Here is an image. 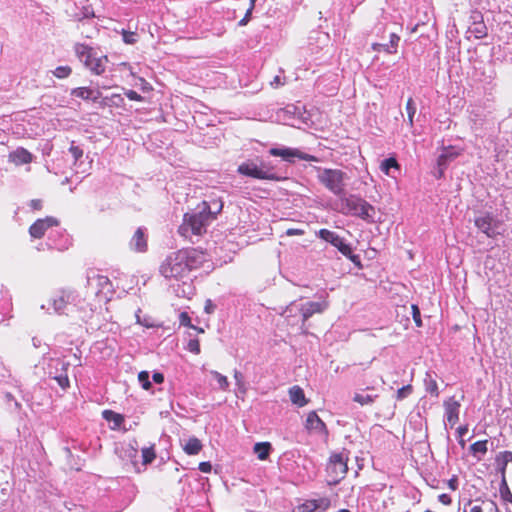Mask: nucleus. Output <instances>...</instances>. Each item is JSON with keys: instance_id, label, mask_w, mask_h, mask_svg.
I'll return each instance as SVG.
<instances>
[{"instance_id": "nucleus-62", "label": "nucleus", "mask_w": 512, "mask_h": 512, "mask_svg": "<svg viewBox=\"0 0 512 512\" xmlns=\"http://www.w3.org/2000/svg\"><path fill=\"white\" fill-rule=\"evenodd\" d=\"M257 0H250V6L249 8L251 9H254L255 8V3H256Z\"/></svg>"}, {"instance_id": "nucleus-54", "label": "nucleus", "mask_w": 512, "mask_h": 512, "mask_svg": "<svg viewBox=\"0 0 512 512\" xmlns=\"http://www.w3.org/2000/svg\"><path fill=\"white\" fill-rule=\"evenodd\" d=\"M468 432V425H462L457 428L458 437H464V435Z\"/></svg>"}, {"instance_id": "nucleus-37", "label": "nucleus", "mask_w": 512, "mask_h": 512, "mask_svg": "<svg viewBox=\"0 0 512 512\" xmlns=\"http://www.w3.org/2000/svg\"><path fill=\"white\" fill-rule=\"evenodd\" d=\"M122 34V38H123V41L126 43V44H135L138 40V35L136 32H133V31H127V30H122L121 32Z\"/></svg>"}, {"instance_id": "nucleus-18", "label": "nucleus", "mask_w": 512, "mask_h": 512, "mask_svg": "<svg viewBox=\"0 0 512 512\" xmlns=\"http://www.w3.org/2000/svg\"><path fill=\"white\" fill-rule=\"evenodd\" d=\"M493 222V217L489 213H487L475 219V226L479 230H481L487 237L493 238L496 235L493 228Z\"/></svg>"}, {"instance_id": "nucleus-9", "label": "nucleus", "mask_w": 512, "mask_h": 512, "mask_svg": "<svg viewBox=\"0 0 512 512\" xmlns=\"http://www.w3.org/2000/svg\"><path fill=\"white\" fill-rule=\"evenodd\" d=\"M60 224L59 220L52 216L37 219L30 227L29 234L34 239H41L44 237L49 228L56 227Z\"/></svg>"}, {"instance_id": "nucleus-11", "label": "nucleus", "mask_w": 512, "mask_h": 512, "mask_svg": "<svg viewBox=\"0 0 512 512\" xmlns=\"http://www.w3.org/2000/svg\"><path fill=\"white\" fill-rule=\"evenodd\" d=\"M445 416L448 424L453 427L459 421V411L461 404L455 397H449L443 403Z\"/></svg>"}, {"instance_id": "nucleus-50", "label": "nucleus", "mask_w": 512, "mask_h": 512, "mask_svg": "<svg viewBox=\"0 0 512 512\" xmlns=\"http://www.w3.org/2000/svg\"><path fill=\"white\" fill-rule=\"evenodd\" d=\"M198 467L199 470L203 473H210L212 470V465L208 461L200 462Z\"/></svg>"}, {"instance_id": "nucleus-10", "label": "nucleus", "mask_w": 512, "mask_h": 512, "mask_svg": "<svg viewBox=\"0 0 512 512\" xmlns=\"http://www.w3.org/2000/svg\"><path fill=\"white\" fill-rule=\"evenodd\" d=\"M464 512H501L497 504L492 500H469Z\"/></svg>"}, {"instance_id": "nucleus-64", "label": "nucleus", "mask_w": 512, "mask_h": 512, "mask_svg": "<svg viewBox=\"0 0 512 512\" xmlns=\"http://www.w3.org/2000/svg\"><path fill=\"white\" fill-rule=\"evenodd\" d=\"M117 97L120 101H123V99L120 97V95H113V98Z\"/></svg>"}, {"instance_id": "nucleus-61", "label": "nucleus", "mask_w": 512, "mask_h": 512, "mask_svg": "<svg viewBox=\"0 0 512 512\" xmlns=\"http://www.w3.org/2000/svg\"><path fill=\"white\" fill-rule=\"evenodd\" d=\"M505 458L506 460H512V452H505Z\"/></svg>"}, {"instance_id": "nucleus-38", "label": "nucleus", "mask_w": 512, "mask_h": 512, "mask_svg": "<svg viewBox=\"0 0 512 512\" xmlns=\"http://www.w3.org/2000/svg\"><path fill=\"white\" fill-rule=\"evenodd\" d=\"M212 375L214 376V378L216 379L219 387L222 389V390H227L228 387H229V382H228V379L226 376L220 374L219 372L217 371H213L212 372Z\"/></svg>"}, {"instance_id": "nucleus-40", "label": "nucleus", "mask_w": 512, "mask_h": 512, "mask_svg": "<svg viewBox=\"0 0 512 512\" xmlns=\"http://www.w3.org/2000/svg\"><path fill=\"white\" fill-rule=\"evenodd\" d=\"M138 380L141 383L143 389L148 390L151 387V383L149 381V373L147 371H141L138 374Z\"/></svg>"}, {"instance_id": "nucleus-17", "label": "nucleus", "mask_w": 512, "mask_h": 512, "mask_svg": "<svg viewBox=\"0 0 512 512\" xmlns=\"http://www.w3.org/2000/svg\"><path fill=\"white\" fill-rule=\"evenodd\" d=\"M305 428L309 431L327 433V426L323 422V420L318 416L316 411H310L307 414Z\"/></svg>"}, {"instance_id": "nucleus-30", "label": "nucleus", "mask_w": 512, "mask_h": 512, "mask_svg": "<svg viewBox=\"0 0 512 512\" xmlns=\"http://www.w3.org/2000/svg\"><path fill=\"white\" fill-rule=\"evenodd\" d=\"M391 168L396 170L400 169V165L397 162L396 158L390 157L381 162L380 169L385 175H389V171Z\"/></svg>"}, {"instance_id": "nucleus-3", "label": "nucleus", "mask_w": 512, "mask_h": 512, "mask_svg": "<svg viewBox=\"0 0 512 512\" xmlns=\"http://www.w3.org/2000/svg\"><path fill=\"white\" fill-rule=\"evenodd\" d=\"M348 461L349 451L346 449L330 454L325 468L329 484L336 485L345 478L348 472Z\"/></svg>"}, {"instance_id": "nucleus-2", "label": "nucleus", "mask_w": 512, "mask_h": 512, "mask_svg": "<svg viewBox=\"0 0 512 512\" xmlns=\"http://www.w3.org/2000/svg\"><path fill=\"white\" fill-rule=\"evenodd\" d=\"M222 209V201H217L216 210L211 209L208 201H202L197 205L196 212H187L183 215L182 223L177 229L178 234L188 241H192L193 236H203L206 234L210 222L217 218Z\"/></svg>"}, {"instance_id": "nucleus-58", "label": "nucleus", "mask_w": 512, "mask_h": 512, "mask_svg": "<svg viewBox=\"0 0 512 512\" xmlns=\"http://www.w3.org/2000/svg\"><path fill=\"white\" fill-rule=\"evenodd\" d=\"M458 443L462 448H464L466 445V441L464 440L463 437H458Z\"/></svg>"}, {"instance_id": "nucleus-53", "label": "nucleus", "mask_w": 512, "mask_h": 512, "mask_svg": "<svg viewBox=\"0 0 512 512\" xmlns=\"http://www.w3.org/2000/svg\"><path fill=\"white\" fill-rule=\"evenodd\" d=\"M154 382L161 384L164 381V375L162 373L156 372L152 376Z\"/></svg>"}, {"instance_id": "nucleus-31", "label": "nucleus", "mask_w": 512, "mask_h": 512, "mask_svg": "<svg viewBox=\"0 0 512 512\" xmlns=\"http://www.w3.org/2000/svg\"><path fill=\"white\" fill-rule=\"evenodd\" d=\"M406 111H407V122L409 127H413L414 125V116L416 114V106L412 97H409L406 102Z\"/></svg>"}, {"instance_id": "nucleus-16", "label": "nucleus", "mask_w": 512, "mask_h": 512, "mask_svg": "<svg viewBox=\"0 0 512 512\" xmlns=\"http://www.w3.org/2000/svg\"><path fill=\"white\" fill-rule=\"evenodd\" d=\"M8 159L16 166L29 164L33 161V155L25 148L19 147L8 155Z\"/></svg>"}, {"instance_id": "nucleus-46", "label": "nucleus", "mask_w": 512, "mask_h": 512, "mask_svg": "<svg viewBox=\"0 0 512 512\" xmlns=\"http://www.w3.org/2000/svg\"><path fill=\"white\" fill-rule=\"evenodd\" d=\"M69 151L72 154L75 161L79 160L83 156V150L78 146L71 145Z\"/></svg>"}, {"instance_id": "nucleus-51", "label": "nucleus", "mask_w": 512, "mask_h": 512, "mask_svg": "<svg viewBox=\"0 0 512 512\" xmlns=\"http://www.w3.org/2000/svg\"><path fill=\"white\" fill-rule=\"evenodd\" d=\"M438 500L444 505L451 504V497L446 493L440 494Z\"/></svg>"}, {"instance_id": "nucleus-49", "label": "nucleus", "mask_w": 512, "mask_h": 512, "mask_svg": "<svg viewBox=\"0 0 512 512\" xmlns=\"http://www.w3.org/2000/svg\"><path fill=\"white\" fill-rule=\"evenodd\" d=\"M305 231L303 229L298 228H289L286 230L287 236H302L304 235Z\"/></svg>"}, {"instance_id": "nucleus-63", "label": "nucleus", "mask_w": 512, "mask_h": 512, "mask_svg": "<svg viewBox=\"0 0 512 512\" xmlns=\"http://www.w3.org/2000/svg\"><path fill=\"white\" fill-rule=\"evenodd\" d=\"M194 329H195V330H197L199 333H203V332H204V330H203L202 328H197V327H196V328H194Z\"/></svg>"}, {"instance_id": "nucleus-23", "label": "nucleus", "mask_w": 512, "mask_h": 512, "mask_svg": "<svg viewBox=\"0 0 512 512\" xmlns=\"http://www.w3.org/2000/svg\"><path fill=\"white\" fill-rule=\"evenodd\" d=\"M183 451L189 456L198 455L203 449V444L200 439L195 436L189 437L182 445Z\"/></svg>"}, {"instance_id": "nucleus-52", "label": "nucleus", "mask_w": 512, "mask_h": 512, "mask_svg": "<svg viewBox=\"0 0 512 512\" xmlns=\"http://www.w3.org/2000/svg\"><path fill=\"white\" fill-rule=\"evenodd\" d=\"M30 207L33 210H41L42 209V201L40 199H33L30 202Z\"/></svg>"}, {"instance_id": "nucleus-6", "label": "nucleus", "mask_w": 512, "mask_h": 512, "mask_svg": "<svg viewBox=\"0 0 512 512\" xmlns=\"http://www.w3.org/2000/svg\"><path fill=\"white\" fill-rule=\"evenodd\" d=\"M343 212L362 219H369L374 215V208L367 201L351 196L343 201Z\"/></svg>"}, {"instance_id": "nucleus-13", "label": "nucleus", "mask_w": 512, "mask_h": 512, "mask_svg": "<svg viewBox=\"0 0 512 512\" xmlns=\"http://www.w3.org/2000/svg\"><path fill=\"white\" fill-rule=\"evenodd\" d=\"M328 307V302L326 300H323L321 302H307L306 304L302 305L300 312L302 315L303 322H306L310 317H312L314 314L322 313L324 312Z\"/></svg>"}, {"instance_id": "nucleus-15", "label": "nucleus", "mask_w": 512, "mask_h": 512, "mask_svg": "<svg viewBox=\"0 0 512 512\" xmlns=\"http://www.w3.org/2000/svg\"><path fill=\"white\" fill-rule=\"evenodd\" d=\"M74 51L77 58L84 64L86 68L96 55V52L92 47L83 43H76L74 46Z\"/></svg>"}, {"instance_id": "nucleus-4", "label": "nucleus", "mask_w": 512, "mask_h": 512, "mask_svg": "<svg viewBox=\"0 0 512 512\" xmlns=\"http://www.w3.org/2000/svg\"><path fill=\"white\" fill-rule=\"evenodd\" d=\"M321 173L318 175V179L330 192L337 196H341L345 193V178L346 174L339 169H323L316 168Z\"/></svg>"}, {"instance_id": "nucleus-42", "label": "nucleus", "mask_w": 512, "mask_h": 512, "mask_svg": "<svg viewBox=\"0 0 512 512\" xmlns=\"http://www.w3.org/2000/svg\"><path fill=\"white\" fill-rule=\"evenodd\" d=\"M54 379L57 381L58 385L62 389H67L70 386V381L67 374H61L59 376H55Z\"/></svg>"}, {"instance_id": "nucleus-34", "label": "nucleus", "mask_w": 512, "mask_h": 512, "mask_svg": "<svg viewBox=\"0 0 512 512\" xmlns=\"http://www.w3.org/2000/svg\"><path fill=\"white\" fill-rule=\"evenodd\" d=\"M72 73V68L70 66H58L53 71V75L58 79H65L69 77Z\"/></svg>"}, {"instance_id": "nucleus-22", "label": "nucleus", "mask_w": 512, "mask_h": 512, "mask_svg": "<svg viewBox=\"0 0 512 512\" xmlns=\"http://www.w3.org/2000/svg\"><path fill=\"white\" fill-rule=\"evenodd\" d=\"M108 57L106 55H100L97 54L93 58L92 62L88 64L87 69L94 74V75H102L106 70V65L108 63Z\"/></svg>"}, {"instance_id": "nucleus-56", "label": "nucleus", "mask_w": 512, "mask_h": 512, "mask_svg": "<svg viewBox=\"0 0 512 512\" xmlns=\"http://www.w3.org/2000/svg\"><path fill=\"white\" fill-rule=\"evenodd\" d=\"M213 308H214V307H213V305H212V301H211L210 299H208V300L206 301L205 311H206L207 313H212V312H213Z\"/></svg>"}, {"instance_id": "nucleus-48", "label": "nucleus", "mask_w": 512, "mask_h": 512, "mask_svg": "<svg viewBox=\"0 0 512 512\" xmlns=\"http://www.w3.org/2000/svg\"><path fill=\"white\" fill-rule=\"evenodd\" d=\"M254 9L248 8L244 17L239 21V26H245L248 24V22L251 20L252 12Z\"/></svg>"}, {"instance_id": "nucleus-8", "label": "nucleus", "mask_w": 512, "mask_h": 512, "mask_svg": "<svg viewBox=\"0 0 512 512\" xmlns=\"http://www.w3.org/2000/svg\"><path fill=\"white\" fill-rule=\"evenodd\" d=\"M270 155L275 157H281L284 160L291 161L292 158H298L305 161L318 162L319 159L316 156L304 153L294 148H271L269 150Z\"/></svg>"}, {"instance_id": "nucleus-1", "label": "nucleus", "mask_w": 512, "mask_h": 512, "mask_svg": "<svg viewBox=\"0 0 512 512\" xmlns=\"http://www.w3.org/2000/svg\"><path fill=\"white\" fill-rule=\"evenodd\" d=\"M207 261V252L201 248L185 247L169 253L159 266L166 279L180 280L197 270Z\"/></svg>"}, {"instance_id": "nucleus-41", "label": "nucleus", "mask_w": 512, "mask_h": 512, "mask_svg": "<svg viewBox=\"0 0 512 512\" xmlns=\"http://www.w3.org/2000/svg\"><path fill=\"white\" fill-rule=\"evenodd\" d=\"M500 494L503 500L512 504V493L505 481L503 482V485L500 488Z\"/></svg>"}, {"instance_id": "nucleus-25", "label": "nucleus", "mask_w": 512, "mask_h": 512, "mask_svg": "<svg viewBox=\"0 0 512 512\" xmlns=\"http://www.w3.org/2000/svg\"><path fill=\"white\" fill-rule=\"evenodd\" d=\"M102 417L106 421L113 423V426H111L112 430L119 429L125 421V418L122 414L114 412L113 410H109V409L104 410L102 412Z\"/></svg>"}, {"instance_id": "nucleus-57", "label": "nucleus", "mask_w": 512, "mask_h": 512, "mask_svg": "<svg viewBox=\"0 0 512 512\" xmlns=\"http://www.w3.org/2000/svg\"><path fill=\"white\" fill-rule=\"evenodd\" d=\"M217 201H222L221 199H213L211 203L209 202L211 209L216 210L217 209Z\"/></svg>"}, {"instance_id": "nucleus-35", "label": "nucleus", "mask_w": 512, "mask_h": 512, "mask_svg": "<svg viewBox=\"0 0 512 512\" xmlns=\"http://www.w3.org/2000/svg\"><path fill=\"white\" fill-rule=\"evenodd\" d=\"M460 155L458 152H450L448 149H445L444 153H442L438 158V165L442 166L447 163V161L454 160Z\"/></svg>"}, {"instance_id": "nucleus-59", "label": "nucleus", "mask_w": 512, "mask_h": 512, "mask_svg": "<svg viewBox=\"0 0 512 512\" xmlns=\"http://www.w3.org/2000/svg\"><path fill=\"white\" fill-rule=\"evenodd\" d=\"M234 377H235V379L237 380V382L239 383V382L241 381L242 375H241V373H240V372L235 371V373H234Z\"/></svg>"}, {"instance_id": "nucleus-14", "label": "nucleus", "mask_w": 512, "mask_h": 512, "mask_svg": "<svg viewBox=\"0 0 512 512\" xmlns=\"http://www.w3.org/2000/svg\"><path fill=\"white\" fill-rule=\"evenodd\" d=\"M129 246L135 252H146L148 248L147 237L144 229L139 227L132 236Z\"/></svg>"}, {"instance_id": "nucleus-47", "label": "nucleus", "mask_w": 512, "mask_h": 512, "mask_svg": "<svg viewBox=\"0 0 512 512\" xmlns=\"http://www.w3.org/2000/svg\"><path fill=\"white\" fill-rule=\"evenodd\" d=\"M125 96L129 99V100H132V101H142L143 100V97L137 93L136 91L134 90H127L125 91Z\"/></svg>"}, {"instance_id": "nucleus-44", "label": "nucleus", "mask_w": 512, "mask_h": 512, "mask_svg": "<svg viewBox=\"0 0 512 512\" xmlns=\"http://www.w3.org/2000/svg\"><path fill=\"white\" fill-rule=\"evenodd\" d=\"M179 321H180V324L183 325V326H186V327H189V328H196V326L191 324V318H190V316L188 315L187 312H182L179 315Z\"/></svg>"}, {"instance_id": "nucleus-29", "label": "nucleus", "mask_w": 512, "mask_h": 512, "mask_svg": "<svg viewBox=\"0 0 512 512\" xmlns=\"http://www.w3.org/2000/svg\"><path fill=\"white\" fill-rule=\"evenodd\" d=\"M470 32L477 39H482L487 36V27L484 22H474L470 28Z\"/></svg>"}, {"instance_id": "nucleus-5", "label": "nucleus", "mask_w": 512, "mask_h": 512, "mask_svg": "<svg viewBox=\"0 0 512 512\" xmlns=\"http://www.w3.org/2000/svg\"><path fill=\"white\" fill-rule=\"evenodd\" d=\"M318 236L326 242L331 243L356 266L361 267L360 257L354 254L350 245L346 244L343 238H341L335 232L328 229H320L318 231Z\"/></svg>"}, {"instance_id": "nucleus-12", "label": "nucleus", "mask_w": 512, "mask_h": 512, "mask_svg": "<svg viewBox=\"0 0 512 512\" xmlns=\"http://www.w3.org/2000/svg\"><path fill=\"white\" fill-rule=\"evenodd\" d=\"M330 507V500L326 497L307 500L296 508L295 512H317L326 511Z\"/></svg>"}, {"instance_id": "nucleus-20", "label": "nucleus", "mask_w": 512, "mask_h": 512, "mask_svg": "<svg viewBox=\"0 0 512 512\" xmlns=\"http://www.w3.org/2000/svg\"><path fill=\"white\" fill-rule=\"evenodd\" d=\"M71 95L83 100H92L96 102L100 96L101 92L98 90H93L89 87H77L71 90Z\"/></svg>"}, {"instance_id": "nucleus-32", "label": "nucleus", "mask_w": 512, "mask_h": 512, "mask_svg": "<svg viewBox=\"0 0 512 512\" xmlns=\"http://www.w3.org/2000/svg\"><path fill=\"white\" fill-rule=\"evenodd\" d=\"M487 444L488 440L477 441L470 446V451L474 456H477L478 454L484 455L488 450Z\"/></svg>"}, {"instance_id": "nucleus-21", "label": "nucleus", "mask_w": 512, "mask_h": 512, "mask_svg": "<svg viewBox=\"0 0 512 512\" xmlns=\"http://www.w3.org/2000/svg\"><path fill=\"white\" fill-rule=\"evenodd\" d=\"M288 394L290 401L297 407H304L309 402V400L305 396L304 390L298 385L290 387L288 390Z\"/></svg>"}, {"instance_id": "nucleus-28", "label": "nucleus", "mask_w": 512, "mask_h": 512, "mask_svg": "<svg viewBox=\"0 0 512 512\" xmlns=\"http://www.w3.org/2000/svg\"><path fill=\"white\" fill-rule=\"evenodd\" d=\"M377 398L378 395H363L362 393H355L353 396V401L361 406H366L373 404Z\"/></svg>"}, {"instance_id": "nucleus-43", "label": "nucleus", "mask_w": 512, "mask_h": 512, "mask_svg": "<svg viewBox=\"0 0 512 512\" xmlns=\"http://www.w3.org/2000/svg\"><path fill=\"white\" fill-rule=\"evenodd\" d=\"M187 348L190 352L194 353V354H199L201 349H200V342L198 339H191L189 342H188V345H187Z\"/></svg>"}, {"instance_id": "nucleus-27", "label": "nucleus", "mask_w": 512, "mask_h": 512, "mask_svg": "<svg viewBox=\"0 0 512 512\" xmlns=\"http://www.w3.org/2000/svg\"><path fill=\"white\" fill-rule=\"evenodd\" d=\"M142 463L148 465L156 459L155 444H151L148 447H143L142 450Z\"/></svg>"}, {"instance_id": "nucleus-55", "label": "nucleus", "mask_w": 512, "mask_h": 512, "mask_svg": "<svg viewBox=\"0 0 512 512\" xmlns=\"http://www.w3.org/2000/svg\"><path fill=\"white\" fill-rule=\"evenodd\" d=\"M387 47H389L388 45H384V44H380V43H374L372 45V49L374 51H377V52H380L382 50L386 51Z\"/></svg>"}, {"instance_id": "nucleus-26", "label": "nucleus", "mask_w": 512, "mask_h": 512, "mask_svg": "<svg viewBox=\"0 0 512 512\" xmlns=\"http://www.w3.org/2000/svg\"><path fill=\"white\" fill-rule=\"evenodd\" d=\"M254 452L257 454L259 460H266L272 450V446L269 442H258L254 445Z\"/></svg>"}, {"instance_id": "nucleus-45", "label": "nucleus", "mask_w": 512, "mask_h": 512, "mask_svg": "<svg viewBox=\"0 0 512 512\" xmlns=\"http://www.w3.org/2000/svg\"><path fill=\"white\" fill-rule=\"evenodd\" d=\"M412 315H413V320H414L416 326L421 327L422 320H421L420 310L417 305H412Z\"/></svg>"}, {"instance_id": "nucleus-60", "label": "nucleus", "mask_w": 512, "mask_h": 512, "mask_svg": "<svg viewBox=\"0 0 512 512\" xmlns=\"http://www.w3.org/2000/svg\"><path fill=\"white\" fill-rule=\"evenodd\" d=\"M273 83H275L277 86H278V85H283V84H284L283 82H281V79H280V77H279V76H276V77L274 78Z\"/></svg>"}, {"instance_id": "nucleus-19", "label": "nucleus", "mask_w": 512, "mask_h": 512, "mask_svg": "<svg viewBox=\"0 0 512 512\" xmlns=\"http://www.w3.org/2000/svg\"><path fill=\"white\" fill-rule=\"evenodd\" d=\"M94 280L96 282L97 290L96 295L97 296H104L105 299H109V296L112 294V283L110 279L107 276L104 275H97L94 277Z\"/></svg>"}, {"instance_id": "nucleus-24", "label": "nucleus", "mask_w": 512, "mask_h": 512, "mask_svg": "<svg viewBox=\"0 0 512 512\" xmlns=\"http://www.w3.org/2000/svg\"><path fill=\"white\" fill-rule=\"evenodd\" d=\"M71 293L68 291H61L52 300V306L57 313H62L67 304L70 302Z\"/></svg>"}, {"instance_id": "nucleus-33", "label": "nucleus", "mask_w": 512, "mask_h": 512, "mask_svg": "<svg viewBox=\"0 0 512 512\" xmlns=\"http://www.w3.org/2000/svg\"><path fill=\"white\" fill-rule=\"evenodd\" d=\"M425 383H426V390L431 395H434V396L437 397L439 395V390H438V384H437L436 380L433 379L430 375L427 374V378L425 379Z\"/></svg>"}, {"instance_id": "nucleus-36", "label": "nucleus", "mask_w": 512, "mask_h": 512, "mask_svg": "<svg viewBox=\"0 0 512 512\" xmlns=\"http://www.w3.org/2000/svg\"><path fill=\"white\" fill-rule=\"evenodd\" d=\"M412 393H413V386L411 384H407L397 390L396 399L398 401H401V400L409 397Z\"/></svg>"}, {"instance_id": "nucleus-7", "label": "nucleus", "mask_w": 512, "mask_h": 512, "mask_svg": "<svg viewBox=\"0 0 512 512\" xmlns=\"http://www.w3.org/2000/svg\"><path fill=\"white\" fill-rule=\"evenodd\" d=\"M238 172L241 175H245V176L252 177L255 179L278 180V178L275 176L274 173L270 172L269 170H263V169L259 168L253 162L242 163L238 167Z\"/></svg>"}, {"instance_id": "nucleus-39", "label": "nucleus", "mask_w": 512, "mask_h": 512, "mask_svg": "<svg viewBox=\"0 0 512 512\" xmlns=\"http://www.w3.org/2000/svg\"><path fill=\"white\" fill-rule=\"evenodd\" d=\"M399 41H400V37L397 34L392 33L390 35V44L388 45L389 47H387L386 52L389 54L396 53Z\"/></svg>"}]
</instances>
